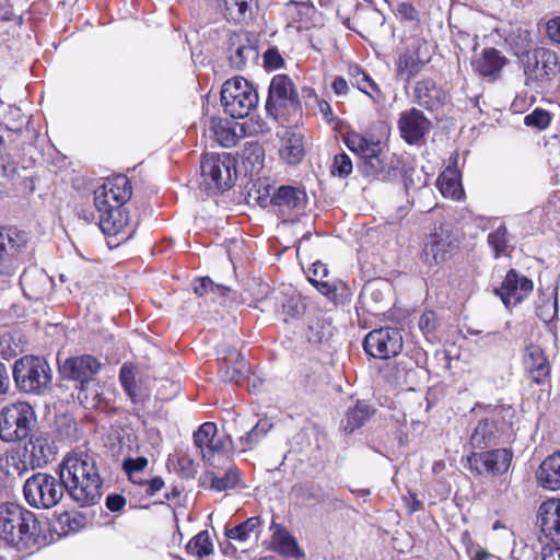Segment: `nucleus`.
Listing matches in <instances>:
<instances>
[{"label":"nucleus","mask_w":560,"mask_h":560,"mask_svg":"<svg viewBox=\"0 0 560 560\" xmlns=\"http://www.w3.org/2000/svg\"><path fill=\"white\" fill-rule=\"evenodd\" d=\"M59 471L65 491L80 506L94 505L100 501L103 481L93 456L83 452L69 454Z\"/></svg>","instance_id":"obj_1"},{"label":"nucleus","mask_w":560,"mask_h":560,"mask_svg":"<svg viewBox=\"0 0 560 560\" xmlns=\"http://www.w3.org/2000/svg\"><path fill=\"white\" fill-rule=\"evenodd\" d=\"M131 183L125 175H116L94 191V206L98 212L100 228L108 235H116L129 223L121 207L130 199Z\"/></svg>","instance_id":"obj_2"},{"label":"nucleus","mask_w":560,"mask_h":560,"mask_svg":"<svg viewBox=\"0 0 560 560\" xmlns=\"http://www.w3.org/2000/svg\"><path fill=\"white\" fill-rule=\"evenodd\" d=\"M343 141L362 160L359 167L364 176L386 180L396 175L401 166L400 156L380 141L369 140L357 132H348Z\"/></svg>","instance_id":"obj_3"},{"label":"nucleus","mask_w":560,"mask_h":560,"mask_svg":"<svg viewBox=\"0 0 560 560\" xmlns=\"http://www.w3.org/2000/svg\"><path fill=\"white\" fill-rule=\"evenodd\" d=\"M35 514L15 504L0 505V539L19 550L34 548L39 540Z\"/></svg>","instance_id":"obj_4"},{"label":"nucleus","mask_w":560,"mask_h":560,"mask_svg":"<svg viewBox=\"0 0 560 560\" xmlns=\"http://www.w3.org/2000/svg\"><path fill=\"white\" fill-rule=\"evenodd\" d=\"M13 378L20 390L40 395L50 387L51 369L40 357L24 355L14 363Z\"/></svg>","instance_id":"obj_5"},{"label":"nucleus","mask_w":560,"mask_h":560,"mask_svg":"<svg viewBox=\"0 0 560 560\" xmlns=\"http://www.w3.org/2000/svg\"><path fill=\"white\" fill-rule=\"evenodd\" d=\"M26 502L36 509H50L56 506L65 494L63 482L45 472H36L28 477L23 486Z\"/></svg>","instance_id":"obj_6"},{"label":"nucleus","mask_w":560,"mask_h":560,"mask_svg":"<svg viewBox=\"0 0 560 560\" xmlns=\"http://www.w3.org/2000/svg\"><path fill=\"white\" fill-rule=\"evenodd\" d=\"M201 185L207 190L223 191L236 180L235 160L230 153H206L201 160Z\"/></svg>","instance_id":"obj_7"},{"label":"nucleus","mask_w":560,"mask_h":560,"mask_svg":"<svg viewBox=\"0 0 560 560\" xmlns=\"http://www.w3.org/2000/svg\"><path fill=\"white\" fill-rule=\"evenodd\" d=\"M36 420L32 406L25 401H16L0 410V439L5 443H14L26 439Z\"/></svg>","instance_id":"obj_8"},{"label":"nucleus","mask_w":560,"mask_h":560,"mask_svg":"<svg viewBox=\"0 0 560 560\" xmlns=\"http://www.w3.org/2000/svg\"><path fill=\"white\" fill-rule=\"evenodd\" d=\"M101 366L102 364L96 358L90 354H83L66 359L65 362L59 365V372L62 378L74 381L79 384V386H77V388H79L78 398L83 401L88 400L90 395L93 399L100 396L97 389L91 393L89 392Z\"/></svg>","instance_id":"obj_9"},{"label":"nucleus","mask_w":560,"mask_h":560,"mask_svg":"<svg viewBox=\"0 0 560 560\" xmlns=\"http://www.w3.org/2000/svg\"><path fill=\"white\" fill-rule=\"evenodd\" d=\"M221 103L233 118H244L257 106L258 93L247 80L236 77L224 82Z\"/></svg>","instance_id":"obj_10"},{"label":"nucleus","mask_w":560,"mask_h":560,"mask_svg":"<svg viewBox=\"0 0 560 560\" xmlns=\"http://www.w3.org/2000/svg\"><path fill=\"white\" fill-rule=\"evenodd\" d=\"M27 256V237L24 232L0 231V278H11Z\"/></svg>","instance_id":"obj_11"},{"label":"nucleus","mask_w":560,"mask_h":560,"mask_svg":"<svg viewBox=\"0 0 560 560\" xmlns=\"http://www.w3.org/2000/svg\"><path fill=\"white\" fill-rule=\"evenodd\" d=\"M560 71L558 56L555 51L538 47L524 56V73L527 83L550 81Z\"/></svg>","instance_id":"obj_12"},{"label":"nucleus","mask_w":560,"mask_h":560,"mask_svg":"<svg viewBox=\"0 0 560 560\" xmlns=\"http://www.w3.org/2000/svg\"><path fill=\"white\" fill-rule=\"evenodd\" d=\"M299 104V94L287 74H277L272 78L266 102L267 113L277 118L288 108H295Z\"/></svg>","instance_id":"obj_13"},{"label":"nucleus","mask_w":560,"mask_h":560,"mask_svg":"<svg viewBox=\"0 0 560 560\" xmlns=\"http://www.w3.org/2000/svg\"><path fill=\"white\" fill-rule=\"evenodd\" d=\"M226 54L233 69L244 70L258 59L257 42L248 32H233L228 37Z\"/></svg>","instance_id":"obj_14"},{"label":"nucleus","mask_w":560,"mask_h":560,"mask_svg":"<svg viewBox=\"0 0 560 560\" xmlns=\"http://www.w3.org/2000/svg\"><path fill=\"white\" fill-rule=\"evenodd\" d=\"M363 348L369 355L388 359L401 351L402 337L396 328L375 329L365 337Z\"/></svg>","instance_id":"obj_15"},{"label":"nucleus","mask_w":560,"mask_h":560,"mask_svg":"<svg viewBox=\"0 0 560 560\" xmlns=\"http://www.w3.org/2000/svg\"><path fill=\"white\" fill-rule=\"evenodd\" d=\"M512 454L506 448L472 453L467 457L469 469L477 475H500L508 471Z\"/></svg>","instance_id":"obj_16"},{"label":"nucleus","mask_w":560,"mask_h":560,"mask_svg":"<svg viewBox=\"0 0 560 560\" xmlns=\"http://www.w3.org/2000/svg\"><path fill=\"white\" fill-rule=\"evenodd\" d=\"M540 541L560 540V499L544 501L537 511Z\"/></svg>","instance_id":"obj_17"},{"label":"nucleus","mask_w":560,"mask_h":560,"mask_svg":"<svg viewBox=\"0 0 560 560\" xmlns=\"http://www.w3.org/2000/svg\"><path fill=\"white\" fill-rule=\"evenodd\" d=\"M230 436L218 434L217 425L213 422L202 423L194 433V443L201 452L202 458L210 462L215 454L224 452Z\"/></svg>","instance_id":"obj_18"},{"label":"nucleus","mask_w":560,"mask_h":560,"mask_svg":"<svg viewBox=\"0 0 560 560\" xmlns=\"http://www.w3.org/2000/svg\"><path fill=\"white\" fill-rule=\"evenodd\" d=\"M532 291V280L511 269L501 287L495 289V294L501 298L506 307H510L521 303Z\"/></svg>","instance_id":"obj_19"},{"label":"nucleus","mask_w":560,"mask_h":560,"mask_svg":"<svg viewBox=\"0 0 560 560\" xmlns=\"http://www.w3.org/2000/svg\"><path fill=\"white\" fill-rule=\"evenodd\" d=\"M454 244L451 231L447 226H439L430 234L425 243L423 255L425 260L431 264H441L448 260L452 256Z\"/></svg>","instance_id":"obj_20"},{"label":"nucleus","mask_w":560,"mask_h":560,"mask_svg":"<svg viewBox=\"0 0 560 560\" xmlns=\"http://www.w3.org/2000/svg\"><path fill=\"white\" fill-rule=\"evenodd\" d=\"M20 285L26 299L40 301L51 291L52 280L43 269L30 267L20 277Z\"/></svg>","instance_id":"obj_21"},{"label":"nucleus","mask_w":560,"mask_h":560,"mask_svg":"<svg viewBox=\"0 0 560 560\" xmlns=\"http://www.w3.org/2000/svg\"><path fill=\"white\" fill-rule=\"evenodd\" d=\"M398 127L401 138L409 144H416L430 130L431 122L422 112L411 108L400 114Z\"/></svg>","instance_id":"obj_22"},{"label":"nucleus","mask_w":560,"mask_h":560,"mask_svg":"<svg viewBox=\"0 0 560 560\" xmlns=\"http://www.w3.org/2000/svg\"><path fill=\"white\" fill-rule=\"evenodd\" d=\"M506 58L495 48H486L480 54H476L471 59V68L479 77L490 82L497 80Z\"/></svg>","instance_id":"obj_23"},{"label":"nucleus","mask_w":560,"mask_h":560,"mask_svg":"<svg viewBox=\"0 0 560 560\" xmlns=\"http://www.w3.org/2000/svg\"><path fill=\"white\" fill-rule=\"evenodd\" d=\"M430 58L429 45L425 42L418 40L413 49H408L399 56L397 71L400 75L410 80L421 71L422 67L430 61Z\"/></svg>","instance_id":"obj_24"},{"label":"nucleus","mask_w":560,"mask_h":560,"mask_svg":"<svg viewBox=\"0 0 560 560\" xmlns=\"http://www.w3.org/2000/svg\"><path fill=\"white\" fill-rule=\"evenodd\" d=\"M524 366L530 380L536 384H545L550 378V362L544 350L537 345H528L524 353Z\"/></svg>","instance_id":"obj_25"},{"label":"nucleus","mask_w":560,"mask_h":560,"mask_svg":"<svg viewBox=\"0 0 560 560\" xmlns=\"http://www.w3.org/2000/svg\"><path fill=\"white\" fill-rule=\"evenodd\" d=\"M489 229H491V231L488 234L487 242L494 258L510 257L514 245L513 237L509 233L506 225L494 219L489 221Z\"/></svg>","instance_id":"obj_26"},{"label":"nucleus","mask_w":560,"mask_h":560,"mask_svg":"<svg viewBox=\"0 0 560 560\" xmlns=\"http://www.w3.org/2000/svg\"><path fill=\"white\" fill-rule=\"evenodd\" d=\"M279 155L290 165L300 163L304 156L302 135L292 129H285L280 135Z\"/></svg>","instance_id":"obj_27"},{"label":"nucleus","mask_w":560,"mask_h":560,"mask_svg":"<svg viewBox=\"0 0 560 560\" xmlns=\"http://www.w3.org/2000/svg\"><path fill=\"white\" fill-rule=\"evenodd\" d=\"M417 103L430 110L439 108L444 101V93L432 79H423L415 85Z\"/></svg>","instance_id":"obj_28"},{"label":"nucleus","mask_w":560,"mask_h":560,"mask_svg":"<svg viewBox=\"0 0 560 560\" xmlns=\"http://www.w3.org/2000/svg\"><path fill=\"white\" fill-rule=\"evenodd\" d=\"M219 353L222 354L221 359L225 362V371L223 374V378L225 381L237 384L245 378L248 373V369L244 357L240 351L222 347Z\"/></svg>","instance_id":"obj_29"},{"label":"nucleus","mask_w":560,"mask_h":560,"mask_svg":"<svg viewBox=\"0 0 560 560\" xmlns=\"http://www.w3.org/2000/svg\"><path fill=\"white\" fill-rule=\"evenodd\" d=\"M537 482L545 489H560V451L542 460L537 472Z\"/></svg>","instance_id":"obj_30"},{"label":"nucleus","mask_w":560,"mask_h":560,"mask_svg":"<svg viewBox=\"0 0 560 560\" xmlns=\"http://www.w3.org/2000/svg\"><path fill=\"white\" fill-rule=\"evenodd\" d=\"M25 452L30 454V462L33 467L46 465L54 454L49 440L42 434L31 435L28 443L25 445Z\"/></svg>","instance_id":"obj_31"},{"label":"nucleus","mask_w":560,"mask_h":560,"mask_svg":"<svg viewBox=\"0 0 560 560\" xmlns=\"http://www.w3.org/2000/svg\"><path fill=\"white\" fill-rule=\"evenodd\" d=\"M272 202L278 207L301 209L307 200L306 192L292 186L279 187L272 196Z\"/></svg>","instance_id":"obj_32"},{"label":"nucleus","mask_w":560,"mask_h":560,"mask_svg":"<svg viewBox=\"0 0 560 560\" xmlns=\"http://www.w3.org/2000/svg\"><path fill=\"white\" fill-rule=\"evenodd\" d=\"M495 439L497 425L494 421L482 419L477 423L470 436V443L472 447L482 450L493 444Z\"/></svg>","instance_id":"obj_33"},{"label":"nucleus","mask_w":560,"mask_h":560,"mask_svg":"<svg viewBox=\"0 0 560 560\" xmlns=\"http://www.w3.org/2000/svg\"><path fill=\"white\" fill-rule=\"evenodd\" d=\"M438 187L441 194L446 198L459 200L464 195V189L456 171L447 168L438 178Z\"/></svg>","instance_id":"obj_34"},{"label":"nucleus","mask_w":560,"mask_h":560,"mask_svg":"<svg viewBox=\"0 0 560 560\" xmlns=\"http://www.w3.org/2000/svg\"><path fill=\"white\" fill-rule=\"evenodd\" d=\"M210 130L213 132L215 140L224 148H232L238 141V136L231 121L212 118L210 121Z\"/></svg>","instance_id":"obj_35"},{"label":"nucleus","mask_w":560,"mask_h":560,"mask_svg":"<svg viewBox=\"0 0 560 560\" xmlns=\"http://www.w3.org/2000/svg\"><path fill=\"white\" fill-rule=\"evenodd\" d=\"M254 0H223V14L233 23H243L252 15Z\"/></svg>","instance_id":"obj_36"},{"label":"nucleus","mask_w":560,"mask_h":560,"mask_svg":"<svg viewBox=\"0 0 560 560\" xmlns=\"http://www.w3.org/2000/svg\"><path fill=\"white\" fill-rule=\"evenodd\" d=\"M371 415L370 407L365 404H358L353 409H350L346 417L341 420L340 429L346 434L353 433L357 429L361 428Z\"/></svg>","instance_id":"obj_37"},{"label":"nucleus","mask_w":560,"mask_h":560,"mask_svg":"<svg viewBox=\"0 0 560 560\" xmlns=\"http://www.w3.org/2000/svg\"><path fill=\"white\" fill-rule=\"evenodd\" d=\"M351 84L368 94L374 102H380L382 93L376 83L358 67L350 68Z\"/></svg>","instance_id":"obj_38"},{"label":"nucleus","mask_w":560,"mask_h":560,"mask_svg":"<svg viewBox=\"0 0 560 560\" xmlns=\"http://www.w3.org/2000/svg\"><path fill=\"white\" fill-rule=\"evenodd\" d=\"M260 525V517L253 516L247 518L245 522L238 524L237 526L226 528L225 536L231 540L244 544L250 539L252 534H254Z\"/></svg>","instance_id":"obj_39"},{"label":"nucleus","mask_w":560,"mask_h":560,"mask_svg":"<svg viewBox=\"0 0 560 560\" xmlns=\"http://www.w3.org/2000/svg\"><path fill=\"white\" fill-rule=\"evenodd\" d=\"M206 478L210 481V488L215 491L234 489L241 481V474L236 467H230L222 477L214 472H207Z\"/></svg>","instance_id":"obj_40"},{"label":"nucleus","mask_w":560,"mask_h":560,"mask_svg":"<svg viewBox=\"0 0 560 560\" xmlns=\"http://www.w3.org/2000/svg\"><path fill=\"white\" fill-rule=\"evenodd\" d=\"M271 428L272 423L268 419H260L245 436L240 439L243 451L252 450L256 446Z\"/></svg>","instance_id":"obj_41"},{"label":"nucleus","mask_w":560,"mask_h":560,"mask_svg":"<svg viewBox=\"0 0 560 560\" xmlns=\"http://www.w3.org/2000/svg\"><path fill=\"white\" fill-rule=\"evenodd\" d=\"M119 382L126 392L127 396L133 404L141 401L140 396L136 389V373L135 368L129 364H124L119 371Z\"/></svg>","instance_id":"obj_42"},{"label":"nucleus","mask_w":560,"mask_h":560,"mask_svg":"<svg viewBox=\"0 0 560 560\" xmlns=\"http://www.w3.org/2000/svg\"><path fill=\"white\" fill-rule=\"evenodd\" d=\"M212 550L213 546L207 530L200 532L187 545V551L200 559L209 556Z\"/></svg>","instance_id":"obj_43"},{"label":"nucleus","mask_w":560,"mask_h":560,"mask_svg":"<svg viewBox=\"0 0 560 560\" xmlns=\"http://www.w3.org/2000/svg\"><path fill=\"white\" fill-rule=\"evenodd\" d=\"M294 492L299 499L308 504L319 502L323 497L322 489L312 482L295 486Z\"/></svg>","instance_id":"obj_44"},{"label":"nucleus","mask_w":560,"mask_h":560,"mask_svg":"<svg viewBox=\"0 0 560 560\" xmlns=\"http://www.w3.org/2000/svg\"><path fill=\"white\" fill-rule=\"evenodd\" d=\"M526 126L545 129L550 124V115L547 110L536 108L524 118Z\"/></svg>","instance_id":"obj_45"},{"label":"nucleus","mask_w":560,"mask_h":560,"mask_svg":"<svg viewBox=\"0 0 560 560\" xmlns=\"http://www.w3.org/2000/svg\"><path fill=\"white\" fill-rule=\"evenodd\" d=\"M352 162L346 153L337 154L334 159L331 173L340 177H347L352 172Z\"/></svg>","instance_id":"obj_46"},{"label":"nucleus","mask_w":560,"mask_h":560,"mask_svg":"<svg viewBox=\"0 0 560 560\" xmlns=\"http://www.w3.org/2000/svg\"><path fill=\"white\" fill-rule=\"evenodd\" d=\"M273 539L278 544L280 550L285 553H292L298 547L294 538L282 528H278L275 532Z\"/></svg>","instance_id":"obj_47"},{"label":"nucleus","mask_w":560,"mask_h":560,"mask_svg":"<svg viewBox=\"0 0 560 560\" xmlns=\"http://www.w3.org/2000/svg\"><path fill=\"white\" fill-rule=\"evenodd\" d=\"M148 465V459L143 456H140V457H137V458H127L124 460V464H122V467L125 469V471L128 474L129 478L133 481V482H139L141 483V481H137L133 479V475L136 472H139V471H142Z\"/></svg>","instance_id":"obj_48"},{"label":"nucleus","mask_w":560,"mask_h":560,"mask_svg":"<svg viewBox=\"0 0 560 560\" xmlns=\"http://www.w3.org/2000/svg\"><path fill=\"white\" fill-rule=\"evenodd\" d=\"M225 290H228V288L220 285V284H215L209 277L201 278L199 280L198 284H196L194 287L195 293L200 296H202L209 292H215V291L224 292Z\"/></svg>","instance_id":"obj_49"},{"label":"nucleus","mask_w":560,"mask_h":560,"mask_svg":"<svg viewBox=\"0 0 560 560\" xmlns=\"http://www.w3.org/2000/svg\"><path fill=\"white\" fill-rule=\"evenodd\" d=\"M541 557L542 560H560V540L556 541H541Z\"/></svg>","instance_id":"obj_50"},{"label":"nucleus","mask_w":560,"mask_h":560,"mask_svg":"<svg viewBox=\"0 0 560 560\" xmlns=\"http://www.w3.org/2000/svg\"><path fill=\"white\" fill-rule=\"evenodd\" d=\"M546 34L551 42L560 45V15L547 22Z\"/></svg>","instance_id":"obj_51"},{"label":"nucleus","mask_w":560,"mask_h":560,"mask_svg":"<svg viewBox=\"0 0 560 560\" xmlns=\"http://www.w3.org/2000/svg\"><path fill=\"white\" fill-rule=\"evenodd\" d=\"M265 67L268 70H276L281 67L283 59L276 49H268L264 55Z\"/></svg>","instance_id":"obj_52"},{"label":"nucleus","mask_w":560,"mask_h":560,"mask_svg":"<svg viewBox=\"0 0 560 560\" xmlns=\"http://www.w3.org/2000/svg\"><path fill=\"white\" fill-rule=\"evenodd\" d=\"M244 156L253 165H261L264 161V150L259 144H252L248 149L245 150Z\"/></svg>","instance_id":"obj_53"},{"label":"nucleus","mask_w":560,"mask_h":560,"mask_svg":"<svg viewBox=\"0 0 560 560\" xmlns=\"http://www.w3.org/2000/svg\"><path fill=\"white\" fill-rule=\"evenodd\" d=\"M126 505V499L120 494H110L106 498V508L112 512H118Z\"/></svg>","instance_id":"obj_54"},{"label":"nucleus","mask_w":560,"mask_h":560,"mask_svg":"<svg viewBox=\"0 0 560 560\" xmlns=\"http://www.w3.org/2000/svg\"><path fill=\"white\" fill-rule=\"evenodd\" d=\"M331 88L337 95H347L349 91L348 82L342 77L335 78Z\"/></svg>","instance_id":"obj_55"},{"label":"nucleus","mask_w":560,"mask_h":560,"mask_svg":"<svg viewBox=\"0 0 560 560\" xmlns=\"http://www.w3.org/2000/svg\"><path fill=\"white\" fill-rule=\"evenodd\" d=\"M10 387V378L8 370L3 363L0 362V394H5Z\"/></svg>","instance_id":"obj_56"},{"label":"nucleus","mask_w":560,"mask_h":560,"mask_svg":"<svg viewBox=\"0 0 560 560\" xmlns=\"http://www.w3.org/2000/svg\"><path fill=\"white\" fill-rule=\"evenodd\" d=\"M312 275L313 277L310 278V280L312 281V279H318V280H322L324 279L325 277L328 276V269L327 267L322 264V262H315L313 264V268H312Z\"/></svg>","instance_id":"obj_57"},{"label":"nucleus","mask_w":560,"mask_h":560,"mask_svg":"<svg viewBox=\"0 0 560 560\" xmlns=\"http://www.w3.org/2000/svg\"><path fill=\"white\" fill-rule=\"evenodd\" d=\"M148 486L149 487L147 492L150 495H154L156 492L162 490V488L164 487V481L161 477H154L150 481H148Z\"/></svg>","instance_id":"obj_58"},{"label":"nucleus","mask_w":560,"mask_h":560,"mask_svg":"<svg viewBox=\"0 0 560 560\" xmlns=\"http://www.w3.org/2000/svg\"><path fill=\"white\" fill-rule=\"evenodd\" d=\"M312 282L318 288V290L324 295H329L330 293L334 292V288L328 282L324 281L323 279L322 280L312 279Z\"/></svg>","instance_id":"obj_59"},{"label":"nucleus","mask_w":560,"mask_h":560,"mask_svg":"<svg viewBox=\"0 0 560 560\" xmlns=\"http://www.w3.org/2000/svg\"><path fill=\"white\" fill-rule=\"evenodd\" d=\"M318 108L325 119H327V120L332 119V109H331L329 103H327L326 101H319Z\"/></svg>","instance_id":"obj_60"},{"label":"nucleus","mask_w":560,"mask_h":560,"mask_svg":"<svg viewBox=\"0 0 560 560\" xmlns=\"http://www.w3.org/2000/svg\"><path fill=\"white\" fill-rule=\"evenodd\" d=\"M310 7L306 5L305 3H296V2H291L288 4L287 7V11L289 13H292L293 11H298V12H304V11H310Z\"/></svg>","instance_id":"obj_61"},{"label":"nucleus","mask_w":560,"mask_h":560,"mask_svg":"<svg viewBox=\"0 0 560 560\" xmlns=\"http://www.w3.org/2000/svg\"><path fill=\"white\" fill-rule=\"evenodd\" d=\"M399 11H400L401 13H405V14H406V16H407L408 19H413V18H415V13H416V12H415V10H413L411 7H409V5L402 4Z\"/></svg>","instance_id":"obj_62"},{"label":"nucleus","mask_w":560,"mask_h":560,"mask_svg":"<svg viewBox=\"0 0 560 560\" xmlns=\"http://www.w3.org/2000/svg\"><path fill=\"white\" fill-rule=\"evenodd\" d=\"M259 290H260V296L258 299H262L264 296H267L270 292V288L266 283H259Z\"/></svg>","instance_id":"obj_63"},{"label":"nucleus","mask_w":560,"mask_h":560,"mask_svg":"<svg viewBox=\"0 0 560 560\" xmlns=\"http://www.w3.org/2000/svg\"><path fill=\"white\" fill-rule=\"evenodd\" d=\"M432 315L433 314H424L421 316L420 322H419V325L421 328L428 327L429 322H430V316H432Z\"/></svg>","instance_id":"obj_64"}]
</instances>
